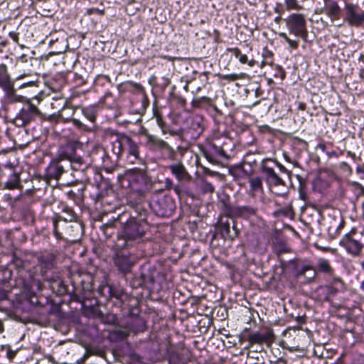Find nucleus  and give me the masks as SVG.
Listing matches in <instances>:
<instances>
[{
	"label": "nucleus",
	"instance_id": "obj_1",
	"mask_svg": "<svg viewBox=\"0 0 364 364\" xmlns=\"http://www.w3.org/2000/svg\"><path fill=\"white\" fill-rule=\"evenodd\" d=\"M113 149L116 154L120 155L124 151L128 152V160L134 163L139 159V146L129 136L121 135L113 142Z\"/></svg>",
	"mask_w": 364,
	"mask_h": 364
},
{
	"label": "nucleus",
	"instance_id": "obj_2",
	"mask_svg": "<svg viewBox=\"0 0 364 364\" xmlns=\"http://www.w3.org/2000/svg\"><path fill=\"white\" fill-rule=\"evenodd\" d=\"M286 26L289 33L306 38L307 36L306 21L304 15L291 14L286 19Z\"/></svg>",
	"mask_w": 364,
	"mask_h": 364
},
{
	"label": "nucleus",
	"instance_id": "obj_3",
	"mask_svg": "<svg viewBox=\"0 0 364 364\" xmlns=\"http://www.w3.org/2000/svg\"><path fill=\"white\" fill-rule=\"evenodd\" d=\"M343 289V282L340 278H335L330 285L318 287L316 290V296L321 301H330L338 291Z\"/></svg>",
	"mask_w": 364,
	"mask_h": 364
},
{
	"label": "nucleus",
	"instance_id": "obj_4",
	"mask_svg": "<svg viewBox=\"0 0 364 364\" xmlns=\"http://www.w3.org/2000/svg\"><path fill=\"white\" fill-rule=\"evenodd\" d=\"M48 267V264L44 262L43 258L41 257L38 259V264L33 267V270H28L29 280L28 284H25V289L31 294H35L36 291L41 290V283L39 279L36 278L38 269H40V274L43 275L46 272L44 268Z\"/></svg>",
	"mask_w": 364,
	"mask_h": 364
},
{
	"label": "nucleus",
	"instance_id": "obj_5",
	"mask_svg": "<svg viewBox=\"0 0 364 364\" xmlns=\"http://www.w3.org/2000/svg\"><path fill=\"white\" fill-rule=\"evenodd\" d=\"M39 113L38 109L34 105L27 102L14 119V123L17 127H24L34 120Z\"/></svg>",
	"mask_w": 364,
	"mask_h": 364
},
{
	"label": "nucleus",
	"instance_id": "obj_6",
	"mask_svg": "<svg viewBox=\"0 0 364 364\" xmlns=\"http://www.w3.org/2000/svg\"><path fill=\"white\" fill-rule=\"evenodd\" d=\"M146 229V224L131 221L124 227L123 236L127 240H134L142 237Z\"/></svg>",
	"mask_w": 364,
	"mask_h": 364
},
{
	"label": "nucleus",
	"instance_id": "obj_7",
	"mask_svg": "<svg viewBox=\"0 0 364 364\" xmlns=\"http://www.w3.org/2000/svg\"><path fill=\"white\" fill-rule=\"evenodd\" d=\"M346 20L349 25L359 26L364 22V11H362L358 5L350 3L346 4Z\"/></svg>",
	"mask_w": 364,
	"mask_h": 364
},
{
	"label": "nucleus",
	"instance_id": "obj_8",
	"mask_svg": "<svg viewBox=\"0 0 364 364\" xmlns=\"http://www.w3.org/2000/svg\"><path fill=\"white\" fill-rule=\"evenodd\" d=\"M146 144L149 149L153 151L163 150L168 153V157L173 159L175 153L173 148L165 141L156 137V136L146 134Z\"/></svg>",
	"mask_w": 364,
	"mask_h": 364
},
{
	"label": "nucleus",
	"instance_id": "obj_9",
	"mask_svg": "<svg viewBox=\"0 0 364 364\" xmlns=\"http://www.w3.org/2000/svg\"><path fill=\"white\" fill-rule=\"evenodd\" d=\"M341 243L347 251L353 255H358L360 252L363 247L362 242L358 238L354 231L346 235L342 240Z\"/></svg>",
	"mask_w": 364,
	"mask_h": 364
},
{
	"label": "nucleus",
	"instance_id": "obj_10",
	"mask_svg": "<svg viewBox=\"0 0 364 364\" xmlns=\"http://www.w3.org/2000/svg\"><path fill=\"white\" fill-rule=\"evenodd\" d=\"M74 149L72 146L67 145L65 146L61 147L60 150V156L62 159H69L70 161V166L73 169L78 170L81 168L86 166L84 160L80 156H73V152Z\"/></svg>",
	"mask_w": 364,
	"mask_h": 364
},
{
	"label": "nucleus",
	"instance_id": "obj_11",
	"mask_svg": "<svg viewBox=\"0 0 364 364\" xmlns=\"http://www.w3.org/2000/svg\"><path fill=\"white\" fill-rule=\"evenodd\" d=\"M257 208L250 205L235 206L230 209V214L234 217L250 218L256 215Z\"/></svg>",
	"mask_w": 364,
	"mask_h": 364
},
{
	"label": "nucleus",
	"instance_id": "obj_12",
	"mask_svg": "<svg viewBox=\"0 0 364 364\" xmlns=\"http://www.w3.org/2000/svg\"><path fill=\"white\" fill-rule=\"evenodd\" d=\"M262 171L265 174L267 182L270 186H285L284 181L274 172L273 168L264 166Z\"/></svg>",
	"mask_w": 364,
	"mask_h": 364
},
{
	"label": "nucleus",
	"instance_id": "obj_13",
	"mask_svg": "<svg viewBox=\"0 0 364 364\" xmlns=\"http://www.w3.org/2000/svg\"><path fill=\"white\" fill-rule=\"evenodd\" d=\"M173 204L167 198H163L155 204V210L162 217L169 215L173 211Z\"/></svg>",
	"mask_w": 364,
	"mask_h": 364
},
{
	"label": "nucleus",
	"instance_id": "obj_14",
	"mask_svg": "<svg viewBox=\"0 0 364 364\" xmlns=\"http://www.w3.org/2000/svg\"><path fill=\"white\" fill-rule=\"evenodd\" d=\"M64 171V166L59 161H52L46 169V175L50 179L58 180Z\"/></svg>",
	"mask_w": 364,
	"mask_h": 364
},
{
	"label": "nucleus",
	"instance_id": "obj_15",
	"mask_svg": "<svg viewBox=\"0 0 364 364\" xmlns=\"http://www.w3.org/2000/svg\"><path fill=\"white\" fill-rule=\"evenodd\" d=\"M272 334L270 332H266L264 333L259 332H254L249 335L248 341L250 345L253 344H263L267 343L271 340Z\"/></svg>",
	"mask_w": 364,
	"mask_h": 364
},
{
	"label": "nucleus",
	"instance_id": "obj_16",
	"mask_svg": "<svg viewBox=\"0 0 364 364\" xmlns=\"http://www.w3.org/2000/svg\"><path fill=\"white\" fill-rule=\"evenodd\" d=\"M168 168L178 181H183L188 177V173L181 162L168 166Z\"/></svg>",
	"mask_w": 364,
	"mask_h": 364
},
{
	"label": "nucleus",
	"instance_id": "obj_17",
	"mask_svg": "<svg viewBox=\"0 0 364 364\" xmlns=\"http://www.w3.org/2000/svg\"><path fill=\"white\" fill-rule=\"evenodd\" d=\"M326 6V14L330 18L332 21H334L339 18L341 8L338 3L334 0H328Z\"/></svg>",
	"mask_w": 364,
	"mask_h": 364
},
{
	"label": "nucleus",
	"instance_id": "obj_18",
	"mask_svg": "<svg viewBox=\"0 0 364 364\" xmlns=\"http://www.w3.org/2000/svg\"><path fill=\"white\" fill-rule=\"evenodd\" d=\"M114 263L118 267L119 269L123 272H129L134 264L130 257L127 255H117Z\"/></svg>",
	"mask_w": 364,
	"mask_h": 364
},
{
	"label": "nucleus",
	"instance_id": "obj_19",
	"mask_svg": "<svg viewBox=\"0 0 364 364\" xmlns=\"http://www.w3.org/2000/svg\"><path fill=\"white\" fill-rule=\"evenodd\" d=\"M13 85L5 64H0V87L3 90H8Z\"/></svg>",
	"mask_w": 364,
	"mask_h": 364
},
{
	"label": "nucleus",
	"instance_id": "obj_20",
	"mask_svg": "<svg viewBox=\"0 0 364 364\" xmlns=\"http://www.w3.org/2000/svg\"><path fill=\"white\" fill-rule=\"evenodd\" d=\"M250 193L252 196L263 191L262 179L259 177H253L249 180Z\"/></svg>",
	"mask_w": 364,
	"mask_h": 364
},
{
	"label": "nucleus",
	"instance_id": "obj_21",
	"mask_svg": "<svg viewBox=\"0 0 364 364\" xmlns=\"http://www.w3.org/2000/svg\"><path fill=\"white\" fill-rule=\"evenodd\" d=\"M4 91L5 92L7 100L9 102L14 103L23 102L24 100V97L23 96L16 95V90L14 87V84L10 85V87H9L8 90H4Z\"/></svg>",
	"mask_w": 364,
	"mask_h": 364
},
{
	"label": "nucleus",
	"instance_id": "obj_22",
	"mask_svg": "<svg viewBox=\"0 0 364 364\" xmlns=\"http://www.w3.org/2000/svg\"><path fill=\"white\" fill-rule=\"evenodd\" d=\"M228 50L230 52H231L235 58H238L239 61L241 63L245 64V63H248V65L252 67L254 65V61L251 60V61L248 62L247 56L245 54H242L239 48H229Z\"/></svg>",
	"mask_w": 364,
	"mask_h": 364
},
{
	"label": "nucleus",
	"instance_id": "obj_23",
	"mask_svg": "<svg viewBox=\"0 0 364 364\" xmlns=\"http://www.w3.org/2000/svg\"><path fill=\"white\" fill-rule=\"evenodd\" d=\"M317 267L319 272L323 273L331 274L333 272V268L329 261L323 258L318 259Z\"/></svg>",
	"mask_w": 364,
	"mask_h": 364
},
{
	"label": "nucleus",
	"instance_id": "obj_24",
	"mask_svg": "<svg viewBox=\"0 0 364 364\" xmlns=\"http://www.w3.org/2000/svg\"><path fill=\"white\" fill-rule=\"evenodd\" d=\"M284 6L286 10H299L302 8L297 0H284Z\"/></svg>",
	"mask_w": 364,
	"mask_h": 364
},
{
	"label": "nucleus",
	"instance_id": "obj_25",
	"mask_svg": "<svg viewBox=\"0 0 364 364\" xmlns=\"http://www.w3.org/2000/svg\"><path fill=\"white\" fill-rule=\"evenodd\" d=\"M18 185V179L17 178V177H15L14 181L12 182H10V181L7 182L6 186L9 189H14V188H17Z\"/></svg>",
	"mask_w": 364,
	"mask_h": 364
},
{
	"label": "nucleus",
	"instance_id": "obj_26",
	"mask_svg": "<svg viewBox=\"0 0 364 364\" xmlns=\"http://www.w3.org/2000/svg\"><path fill=\"white\" fill-rule=\"evenodd\" d=\"M262 56H263L264 60H266V59H268L269 60H273L272 59L273 53L268 50H264L263 51Z\"/></svg>",
	"mask_w": 364,
	"mask_h": 364
},
{
	"label": "nucleus",
	"instance_id": "obj_27",
	"mask_svg": "<svg viewBox=\"0 0 364 364\" xmlns=\"http://www.w3.org/2000/svg\"><path fill=\"white\" fill-rule=\"evenodd\" d=\"M287 43L293 49H296L298 48L299 43L298 41H293L289 38V40H287Z\"/></svg>",
	"mask_w": 364,
	"mask_h": 364
},
{
	"label": "nucleus",
	"instance_id": "obj_28",
	"mask_svg": "<svg viewBox=\"0 0 364 364\" xmlns=\"http://www.w3.org/2000/svg\"><path fill=\"white\" fill-rule=\"evenodd\" d=\"M204 189L205 191L213 193L214 191V187L210 183H205L204 185Z\"/></svg>",
	"mask_w": 364,
	"mask_h": 364
},
{
	"label": "nucleus",
	"instance_id": "obj_29",
	"mask_svg": "<svg viewBox=\"0 0 364 364\" xmlns=\"http://www.w3.org/2000/svg\"><path fill=\"white\" fill-rule=\"evenodd\" d=\"M156 123L159 127L166 124L165 122H164L162 117L160 115L156 116Z\"/></svg>",
	"mask_w": 364,
	"mask_h": 364
},
{
	"label": "nucleus",
	"instance_id": "obj_30",
	"mask_svg": "<svg viewBox=\"0 0 364 364\" xmlns=\"http://www.w3.org/2000/svg\"><path fill=\"white\" fill-rule=\"evenodd\" d=\"M212 146L215 149V151L220 155V156H224L225 155V151L220 148V147H217L216 146H215L214 144L212 145Z\"/></svg>",
	"mask_w": 364,
	"mask_h": 364
},
{
	"label": "nucleus",
	"instance_id": "obj_31",
	"mask_svg": "<svg viewBox=\"0 0 364 364\" xmlns=\"http://www.w3.org/2000/svg\"><path fill=\"white\" fill-rule=\"evenodd\" d=\"M72 122H73V124L75 126H76V127H79V128H81V127L83 126V124H82V122H81L80 120L77 119H72Z\"/></svg>",
	"mask_w": 364,
	"mask_h": 364
},
{
	"label": "nucleus",
	"instance_id": "obj_32",
	"mask_svg": "<svg viewBox=\"0 0 364 364\" xmlns=\"http://www.w3.org/2000/svg\"><path fill=\"white\" fill-rule=\"evenodd\" d=\"M273 64V60H269L268 59H266V60H263L261 63V67L264 66L265 65H272Z\"/></svg>",
	"mask_w": 364,
	"mask_h": 364
},
{
	"label": "nucleus",
	"instance_id": "obj_33",
	"mask_svg": "<svg viewBox=\"0 0 364 364\" xmlns=\"http://www.w3.org/2000/svg\"><path fill=\"white\" fill-rule=\"evenodd\" d=\"M237 78H238V76L236 74L229 75H227L225 77V79H229V80H236Z\"/></svg>",
	"mask_w": 364,
	"mask_h": 364
},
{
	"label": "nucleus",
	"instance_id": "obj_34",
	"mask_svg": "<svg viewBox=\"0 0 364 364\" xmlns=\"http://www.w3.org/2000/svg\"><path fill=\"white\" fill-rule=\"evenodd\" d=\"M165 183L166 187L168 188H170L173 186V182L170 178H166Z\"/></svg>",
	"mask_w": 364,
	"mask_h": 364
},
{
	"label": "nucleus",
	"instance_id": "obj_35",
	"mask_svg": "<svg viewBox=\"0 0 364 364\" xmlns=\"http://www.w3.org/2000/svg\"><path fill=\"white\" fill-rule=\"evenodd\" d=\"M160 128L164 134H166V133L168 132V127L166 126V124H164V126L161 127Z\"/></svg>",
	"mask_w": 364,
	"mask_h": 364
},
{
	"label": "nucleus",
	"instance_id": "obj_36",
	"mask_svg": "<svg viewBox=\"0 0 364 364\" xmlns=\"http://www.w3.org/2000/svg\"><path fill=\"white\" fill-rule=\"evenodd\" d=\"M279 36L280 37H282L283 39H284L286 42L287 41V40L289 39V38L287 36V35L285 33H283V32L279 33Z\"/></svg>",
	"mask_w": 364,
	"mask_h": 364
},
{
	"label": "nucleus",
	"instance_id": "obj_37",
	"mask_svg": "<svg viewBox=\"0 0 364 364\" xmlns=\"http://www.w3.org/2000/svg\"><path fill=\"white\" fill-rule=\"evenodd\" d=\"M278 166H279V168L281 171L287 173H289L288 171L287 170V168L284 166H282V164H279Z\"/></svg>",
	"mask_w": 364,
	"mask_h": 364
},
{
	"label": "nucleus",
	"instance_id": "obj_38",
	"mask_svg": "<svg viewBox=\"0 0 364 364\" xmlns=\"http://www.w3.org/2000/svg\"><path fill=\"white\" fill-rule=\"evenodd\" d=\"M223 227H224L225 231L227 232V233H229V232H230V225H229V224L228 223H225L223 225Z\"/></svg>",
	"mask_w": 364,
	"mask_h": 364
},
{
	"label": "nucleus",
	"instance_id": "obj_39",
	"mask_svg": "<svg viewBox=\"0 0 364 364\" xmlns=\"http://www.w3.org/2000/svg\"><path fill=\"white\" fill-rule=\"evenodd\" d=\"M4 331V325L3 323L0 321V333Z\"/></svg>",
	"mask_w": 364,
	"mask_h": 364
},
{
	"label": "nucleus",
	"instance_id": "obj_40",
	"mask_svg": "<svg viewBox=\"0 0 364 364\" xmlns=\"http://www.w3.org/2000/svg\"><path fill=\"white\" fill-rule=\"evenodd\" d=\"M323 9H320L316 10L315 13L321 14L323 12Z\"/></svg>",
	"mask_w": 364,
	"mask_h": 364
},
{
	"label": "nucleus",
	"instance_id": "obj_41",
	"mask_svg": "<svg viewBox=\"0 0 364 364\" xmlns=\"http://www.w3.org/2000/svg\"><path fill=\"white\" fill-rule=\"evenodd\" d=\"M173 360H174V356H173V355H172V356L171 357L170 361H171V363H173Z\"/></svg>",
	"mask_w": 364,
	"mask_h": 364
},
{
	"label": "nucleus",
	"instance_id": "obj_42",
	"mask_svg": "<svg viewBox=\"0 0 364 364\" xmlns=\"http://www.w3.org/2000/svg\"><path fill=\"white\" fill-rule=\"evenodd\" d=\"M22 267L23 269H25V268L26 267V264H23L22 265V267Z\"/></svg>",
	"mask_w": 364,
	"mask_h": 364
},
{
	"label": "nucleus",
	"instance_id": "obj_43",
	"mask_svg": "<svg viewBox=\"0 0 364 364\" xmlns=\"http://www.w3.org/2000/svg\"><path fill=\"white\" fill-rule=\"evenodd\" d=\"M18 262H19V260H18V259H16V265H18Z\"/></svg>",
	"mask_w": 364,
	"mask_h": 364
},
{
	"label": "nucleus",
	"instance_id": "obj_44",
	"mask_svg": "<svg viewBox=\"0 0 364 364\" xmlns=\"http://www.w3.org/2000/svg\"><path fill=\"white\" fill-rule=\"evenodd\" d=\"M323 1H324L325 4H327L328 0H323Z\"/></svg>",
	"mask_w": 364,
	"mask_h": 364
}]
</instances>
